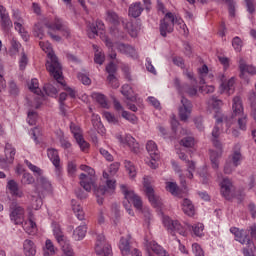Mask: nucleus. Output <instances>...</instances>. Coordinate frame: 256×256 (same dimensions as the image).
Instances as JSON below:
<instances>
[{"mask_svg": "<svg viewBox=\"0 0 256 256\" xmlns=\"http://www.w3.org/2000/svg\"><path fill=\"white\" fill-rule=\"evenodd\" d=\"M81 171L85 173L80 174V185L87 192L94 188V193L97 197V203L103 205V195L107 193V189L115 190V180L109 179V173L103 172V177L106 180V186H95V170L87 165L80 166Z\"/></svg>", "mask_w": 256, "mask_h": 256, "instance_id": "nucleus-1", "label": "nucleus"}, {"mask_svg": "<svg viewBox=\"0 0 256 256\" xmlns=\"http://www.w3.org/2000/svg\"><path fill=\"white\" fill-rule=\"evenodd\" d=\"M41 49L48 52V61L46 62V69L50 73L51 77L57 81L60 85L65 87V82H63V68L61 67V63H59V59L55 55V53L51 52V46L45 44L44 42L39 43Z\"/></svg>", "mask_w": 256, "mask_h": 256, "instance_id": "nucleus-2", "label": "nucleus"}, {"mask_svg": "<svg viewBox=\"0 0 256 256\" xmlns=\"http://www.w3.org/2000/svg\"><path fill=\"white\" fill-rule=\"evenodd\" d=\"M216 118V125L214 126L213 130H212V142L214 147H216V149H218L219 151H210V161L212 164V168L213 169H219V158L221 157V149H222V145L221 142L219 141V135H221V123H223V121H226V123H229V117L224 116V115H220L217 117V115H215Z\"/></svg>", "mask_w": 256, "mask_h": 256, "instance_id": "nucleus-3", "label": "nucleus"}, {"mask_svg": "<svg viewBox=\"0 0 256 256\" xmlns=\"http://www.w3.org/2000/svg\"><path fill=\"white\" fill-rule=\"evenodd\" d=\"M175 23L180 25L183 35H188L189 29H187V25L181 23V20L177 19L171 12L166 13L164 19L160 21V35L167 37V33H173Z\"/></svg>", "mask_w": 256, "mask_h": 256, "instance_id": "nucleus-4", "label": "nucleus"}, {"mask_svg": "<svg viewBox=\"0 0 256 256\" xmlns=\"http://www.w3.org/2000/svg\"><path fill=\"white\" fill-rule=\"evenodd\" d=\"M121 191L127 202H124V207L130 215L133 216V210L131 209V203L134 205L136 209H142L143 201L139 195L135 194L134 191L127 189L126 185H121Z\"/></svg>", "mask_w": 256, "mask_h": 256, "instance_id": "nucleus-5", "label": "nucleus"}, {"mask_svg": "<svg viewBox=\"0 0 256 256\" xmlns=\"http://www.w3.org/2000/svg\"><path fill=\"white\" fill-rule=\"evenodd\" d=\"M232 111L231 119L237 117L239 129L245 131V129H247V115L243 113V102L239 96L233 99Z\"/></svg>", "mask_w": 256, "mask_h": 256, "instance_id": "nucleus-6", "label": "nucleus"}, {"mask_svg": "<svg viewBox=\"0 0 256 256\" xmlns=\"http://www.w3.org/2000/svg\"><path fill=\"white\" fill-rule=\"evenodd\" d=\"M230 231L235 235L236 241L241 243V245H246L243 249L244 256H255V244L249 236L243 234V231L239 230V228H231Z\"/></svg>", "mask_w": 256, "mask_h": 256, "instance_id": "nucleus-7", "label": "nucleus"}, {"mask_svg": "<svg viewBox=\"0 0 256 256\" xmlns=\"http://www.w3.org/2000/svg\"><path fill=\"white\" fill-rule=\"evenodd\" d=\"M106 21H108V23H112V25H119V23H122L124 29L128 31L131 37L137 36V30L133 27V23L121 19L113 10L106 11Z\"/></svg>", "mask_w": 256, "mask_h": 256, "instance_id": "nucleus-8", "label": "nucleus"}, {"mask_svg": "<svg viewBox=\"0 0 256 256\" xmlns=\"http://www.w3.org/2000/svg\"><path fill=\"white\" fill-rule=\"evenodd\" d=\"M163 225L173 237H176L177 235L187 237V229L185 226L181 225L178 220H172L170 217L164 216Z\"/></svg>", "mask_w": 256, "mask_h": 256, "instance_id": "nucleus-9", "label": "nucleus"}, {"mask_svg": "<svg viewBox=\"0 0 256 256\" xmlns=\"http://www.w3.org/2000/svg\"><path fill=\"white\" fill-rule=\"evenodd\" d=\"M10 219L15 225H23V221H25V208L17 202H12L10 204Z\"/></svg>", "mask_w": 256, "mask_h": 256, "instance_id": "nucleus-10", "label": "nucleus"}, {"mask_svg": "<svg viewBox=\"0 0 256 256\" xmlns=\"http://www.w3.org/2000/svg\"><path fill=\"white\" fill-rule=\"evenodd\" d=\"M95 252L97 253V255H102V256L113 255V251L111 250V245H109L107 241H105V235L99 234L97 236Z\"/></svg>", "mask_w": 256, "mask_h": 256, "instance_id": "nucleus-11", "label": "nucleus"}, {"mask_svg": "<svg viewBox=\"0 0 256 256\" xmlns=\"http://www.w3.org/2000/svg\"><path fill=\"white\" fill-rule=\"evenodd\" d=\"M45 26L51 31H61L62 35L66 37V39L71 37V29H69V27L63 23V20L59 18H55L53 23H46Z\"/></svg>", "mask_w": 256, "mask_h": 256, "instance_id": "nucleus-12", "label": "nucleus"}, {"mask_svg": "<svg viewBox=\"0 0 256 256\" xmlns=\"http://www.w3.org/2000/svg\"><path fill=\"white\" fill-rule=\"evenodd\" d=\"M181 106L178 109L179 117L181 121H187L191 116V111H193V104L189 99L181 97Z\"/></svg>", "mask_w": 256, "mask_h": 256, "instance_id": "nucleus-13", "label": "nucleus"}, {"mask_svg": "<svg viewBox=\"0 0 256 256\" xmlns=\"http://www.w3.org/2000/svg\"><path fill=\"white\" fill-rule=\"evenodd\" d=\"M144 188L151 205H153V207H160L161 201L159 200V197L155 195V190H153V186H151L149 177H144Z\"/></svg>", "mask_w": 256, "mask_h": 256, "instance_id": "nucleus-14", "label": "nucleus"}, {"mask_svg": "<svg viewBox=\"0 0 256 256\" xmlns=\"http://www.w3.org/2000/svg\"><path fill=\"white\" fill-rule=\"evenodd\" d=\"M5 157L6 158L0 157L1 169H7L15 159V148H13V145L9 143H6L5 145Z\"/></svg>", "mask_w": 256, "mask_h": 256, "instance_id": "nucleus-15", "label": "nucleus"}, {"mask_svg": "<svg viewBox=\"0 0 256 256\" xmlns=\"http://www.w3.org/2000/svg\"><path fill=\"white\" fill-rule=\"evenodd\" d=\"M146 251L148 256H153L151 251L159 256H171L169 255V252H167L165 249L161 247L157 242L155 241H146L145 243Z\"/></svg>", "mask_w": 256, "mask_h": 256, "instance_id": "nucleus-16", "label": "nucleus"}, {"mask_svg": "<svg viewBox=\"0 0 256 256\" xmlns=\"http://www.w3.org/2000/svg\"><path fill=\"white\" fill-rule=\"evenodd\" d=\"M51 193L52 186L51 182L47 180L44 176H40L36 178V186H35V193H38L40 195H43V193Z\"/></svg>", "mask_w": 256, "mask_h": 256, "instance_id": "nucleus-17", "label": "nucleus"}, {"mask_svg": "<svg viewBox=\"0 0 256 256\" xmlns=\"http://www.w3.org/2000/svg\"><path fill=\"white\" fill-rule=\"evenodd\" d=\"M12 17L14 19L15 30L24 37L25 41H27V39H29V35L25 32V28H23L25 20H23L19 11H14Z\"/></svg>", "mask_w": 256, "mask_h": 256, "instance_id": "nucleus-18", "label": "nucleus"}, {"mask_svg": "<svg viewBox=\"0 0 256 256\" xmlns=\"http://www.w3.org/2000/svg\"><path fill=\"white\" fill-rule=\"evenodd\" d=\"M220 191L221 195H223L225 199H231V195L233 193V182H231L227 177L223 178L220 182Z\"/></svg>", "mask_w": 256, "mask_h": 256, "instance_id": "nucleus-19", "label": "nucleus"}, {"mask_svg": "<svg viewBox=\"0 0 256 256\" xmlns=\"http://www.w3.org/2000/svg\"><path fill=\"white\" fill-rule=\"evenodd\" d=\"M0 19L1 27L4 31H9L13 27V21H11L7 9L3 6H0Z\"/></svg>", "mask_w": 256, "mask_h": 256, "instance_id": "nucleus-20", "label": "nucleus"}, {"mask_svg": "<svg viewBox=\"0 0 256 256\" xmlns=\"http://www.w3.org/2000/svg\"><path fill=\"white\" fill-rule=\"evenodd\" d=\"M119 249L123 256L129 255V253H131V235L120 238Z\"/></svg>", "mask_w": 256, "mask_h": 256, "instance_id": "nucleus-21", "label": "nucleus"}, {"mask_svg": "<svg viewBox=\"0 0 256 256\" xmlns=\"http://www.w3.org/2000/svg\"><path fill=\"white\" fill-rule=\"evenodd\" d=\"M23 251L26 256H35L37 255V246L32 240L26 239L23 242Z\"/></svg>", "mask_w": 256, "mask_h": 256, "instance_id": "nucleus-22", "label": "nucleus"}, {"mask_svg": "<svg viewBox=\"0 0 256 256\" xmlns=\"http://www.w3.org/2000/svg\"><path fill=\"white\" fill-rule=\"evenodd\" d=\"M116 49L123 55H128L129 57H137V52H135V48L131 47L128 44L118 43Z\"/></svg>", "mask_w": 256, "mask_h": 256, "instance_id": "nucleus-23", "label": "nucleus"}, {"mask_svg": "<svg viewBox=\"0 0 256 256\" xmlns=\"http://www.w3.org/2000/svg\"><path fill=\"white\" fill-rule=\"evenodd\" d=\"M239 69H240V77H245V73H249V75H255L256 68L253 66H249L245 63V60L243 58L239 61Z\"/></svg>", "mask_w": 256, "mask_h": 256, "instance_id": "nucleus-24", "label": "nucleus"}, {"mask_svg": "<svg viewBox=\"0 0 256 256\" xmlns=\"http://www.w3.org/2000/svg\"><path fill=\"white\" fill-rule=\"evenodd\" d=\"M104 24L101 20H97L96 24H89L90 32L88 33V37L90 39H95L97 35H99V31H103Z\"/></svg>", "mask_w": 256, "mask_h": 256, "instance_id": "nucleus-25", "label": "nucleus"}, {"mask_svg": "<svg viewBox=\"0 0 256 256\" xmlns=\"http://www.w3.org/2000/svg\"><path fill=\"white\" fill-rule=\"evenodd\" d=\"M182 211L185 215H188V217H193V215H195V206L193 205V202L185 198L182 202Z\"/></svg>", "mask_w": 256, "mask_h": 256, "instance_id": "nucleus-26", "label": "nucleus"}, {"mask_svg": "<svg viewBox=\"0 0 256 256\" xmlns=\"http://www.w3.org/2000/svg\"><path fill=\"white\" fill-rule=\"evenodd\" d=\"M146 150L148 151L151 159H159V149L157 148V144L150 140L146 144Z\"/></svg>", "mask_w": 256, "mask_h": 256, "instance_id": "nucleus-27", "label": "nucleus"}, {"mask_svg": "<svg viewBox=\"0 0 256 256\" xmlns=\"http://www.w3.org/2000/svg\"><path fill=\"white\" fill-rule=\"evenodd\" d=\"M7 188L13 197H23V191L19 190V184H17L15 180L8 181Z\"/></svg>", "mask_w": 256, "mask_h": 256, "instance_id": "nucleus-28", "label": "nucleus"}, {"mask_svg": "<svg viewBox=\"0 0 256 256\" xmlns=\"http://www.w3.org/2000/svg\"><path fill=\"white\" fill-rule=\"evenodd\" d=\"M47 155L50 159V161H52L54 167H56V169H60V163H61V159H59V152L53 148L48 149Z\"/></svg>", "mask_w": 256, "mask_h": 256, "instance_id": "nucleus-29", "label": "nucleus"}, {"mask_svg": "<svg viewBox=\"0 0 256 256\" xmlns=\"http://www.w3.org/2000/svg\"><path fill=\"white\" fill-rule=\"evenodd\" d=\"M129 15L131 17H134V19H137L143 13V8L141 7V2H136L134 4H131L129 7Z\"/></svg>", "mask_w": 256, "mask_h": 256, "instance_id": "nucleus-30", "label": "nucleus"}, {"mask_svg": "<svg viewBox=\"0 0 256 256\" xmlns=\"http://www.w3.org/2000/svg\"><path fill=\"white\" fill-rule=\"evenodd\" d=\"M85 235H87V226L81 225L74 230L73 239L74 241H81V239L85 238Z\"/></svg>", "mask_w": 256, "mask_h": 256, "instance_id": "nucleus-31", "label": "nucleus"}, {"mask_svg": "<svg viewBox=\"0 0 256 256\" xmlns=\"http://www.w3.org/2000/svg\"><path fill=\"white\" fill-rule=\"evenodd\" d=\"M208 106L212 107V109H214V111H216V113H220L219 109H221V107H223V101L215 96H212L208 99Z\"/></svg>", "mask_w": 256, "mask_h": 256, "instance_id": "nucleus-32", "label": "nucleus"}, {"mask_svg": "<svg viewBox=\"0 0 256 256\" xmlns=\"http://www.w3.org/2000/svg\"><path fill=\"white\" fill-rule=\"evenodd\" d=\"M23 229L28 235H33L37 232V224L32 220L29 219L28 221L22 223Z\"/></svg>", "mask_w": 256, "mask_h": 256, "instance_id": "nucleus-33", "label": "nucleus"}, {"mask_svg": "<svg viewBox=\"0 0 256 256\" xmlns=\"http://www.w3.org/2000/svg\"><path fill=\"white\" fill-rule=\"evenodd\" d=\"M92 97L93 99H95V101H97V103H99L101 107H103L104 109H109V104L107 103V97H105V95L94 92L92 94Z\"/></svg>", "mask_w": 256, "mask_h": 256, "instance_id": "nucleus-34", "label": "nucleus"}, {"mask_svg": "<svg viewBox=\"0 0 256 256\" xmlns=\"http://www.w3.org/2000/svg\"><path fill=\"white\" fill-rule=\"evenodd\" d=\"M72 209L79 221H83L85 219V212H83V207H81L79 204H76L75 200H72Z\"/></svg>", "mask_w": 256, "mask_h": 256, "instance_id": "nucleus-35", "label": "nucleus"}, {"mask_svg": "<svg viewBox=\"0 0 256 256\" xmlns=\"http://www.w3.org/2000/svg\"><path fill=\"white\" fill-rule=\"evenodd\" d=\"M43 255L44 256H54L55 255V245L49 239L45 242V247L43 248Z\"/></svg>", "mask_w": 256, "mask_h": 256, "instance_id": "nucleus-36", "label": "nucleus"}, {"mask_svg": "<svg viewBox=\"0 0 256 256\" xmlns=\"http://www.w3.org/2000/svg\"><path fill=\"white\" fill-rule=\"evenodd\" d=\"M243 159V156L241 155V151L235 150L229 157L228 161L234 163V166L241 165V161Z\"/></svg>", "mask_w": 256, "mask_h": 256, "instance_id": "nucleus-37", "label": "nucleus"}, {"mask_svg": "<svg viewBox=\"0 0 256 256\" xmlns=\"http://www.w3.org/2000/svg\"><path fill=\"white\" fill-rule=\"evenodd\" d=\"M58 243L62 247V251L64 253L63 256H73V248H71L69 240H62L61 242Z\"/></svg>", "mask_w": 256, "mask_h": 256, "instance_id": "nucleus-38", "label": "nucleus"}, {"mask_svg": "<svg viewBox=\"0 0 256 256\" xmlns=\"http://www.w3.org/2000/svg\"><path fill=\"white\" fill-rule=\"evenodd\" d=\"M124 167L126 169V171L129 174V177L131 179L135 178L137 175V169L135 168V165L133 164V162L126 160L124 161Z\"/></svg>", "mask_w": 256, "mask_h": 256, "instance_id": "nucleus-39", "label": "nucleus"}, {"mask_svg": "<svg viewBox=\"0 0 256 256\" xmlns=\"http://www.w3.org/2000/svg\"><path fill=\"white\" fill-rule=\"evenodd\" d=\"M121 93L124 97H126L127 101H135V96H132L133 90L129 84H125L122 86Z\"/></svg>", "mask_w": 256, "mask_h": 256, "instance_id": "nucleus-40", "label": "nucleus"}, {"mask_svg": "<svg viewBox=\"0 0 256 256\" xmlns=\"http://www.w3.org/2000/svg\"><path fill=\"white\" fill-rule=\"evenodd\" d=\"M92 125L95 131H97L101 135H104L105 127L103 126V123H101V120L98 116H95V118L92 119Z\"/></svg>", "mask_w": 256, "mask_h": 256, "instance_id": "nucleus-41", "label": "nucleus"}, {"mask_svg": "<svg viewBox=\"0 0 256 256\" xmlns=\"http://www.w3.org/2000/svg\"><path fill=\"white\" fill-rule=\"evenodd\" d=\"M53 233L58 243H62V241H65L67 239V237H65L63 231L61 230V226L57 224L54 225Z\"/></svg>", "mask_w": 256, "mask_h": 256, "instance_id": "nucleus-42", "label": "nucleus"}, {"mask_svg": "<svg viewBox=\"0 0 256 256\" xmlns=\"http://www.w3.org/2000/svg\"><path fill=\"white\" fill-rule=\"evenodd\" d=\"M43 207V199H41V194L36 193V195H32V208L35 209V211H38V209H41Z\"/></svg>", "mask_w": 256, "mask_h": 256, "instance_id": "nucleus-43", "label": "nucleus"}, {"mask_svg": "<svg viewBox=\"0 0 256 256\" xmlns=\"http://www.w3.org/2000/svg\"><path fill=\"white\" fill-rule=\"evenodd\" d=\"M33 33H34V37H38V39H43V37H45V30L43 29V24L42 23L35 24Z\"/></svg>", "mask_w": 256, "mask_h": 256, "instance_id": "nucleus-44", "label": "nucleus"}, {"mask_svg": "<svg viewBox=\"0 0 256 256\" xmlns=\"http://www.w3.org/2000/svg\"><path fill=\"white\" fill-rule=\"evenodd\" d=\"M29 89L32 91V93H35L36 95H42L41 88H39V80L36 78H33L29 84Z\"/></svg>", "mask_w": 256, "mask_h": 256, "instance_id": "nucleus-45", "label": "nucleus"}, {"mask_svg": "<svg viewBox=\"0 0 256 256\" xmlns=\"http://www.w3.org/2000/svg\"><path fill=\"white\" fill-rule=\"evenodd\" d=\"M125 143H133L132 145L129 146L131 151H133L134 153H139V143H137L133 136L127 135L125 138Z\"/></svg>", "mask_w": 256, "mask_h": 256, "instance_id": "nucleus-46", "label": "nucleus"}, {"mask_svg": "<svg viewBox=\"0 0 256 256\" xmlns=\"http://www.w3.org/2000/svg\"><path fill=\"white\" fill-rule=\"evenodd\" d=\"M235 80L233 78H231L230 80H228V82L225 84H222L223 90L227 91L228 95H232V93H234L235 91Z\"/></svg>", "mask_w": 256, "mask_h": 256, "instance_id": "nucleus-47", "label": "nucleus"}, {"mask_svg": "<svg viewBox=\"0 0 256 256\" xmlns=\"http://www.w3.org/2000/svg\"><path fill=\"white\" fill-rule=\"evenodd\" d=\"M44 91L46 95H48V97H55L57 93H59L57 88H55V86H53L52 84H46L44 86Z\"/></svg>", "mask_w": 256, "mask_h": 256, "instance_id": "nucleus-48", "label": "nucleus"}, {"mask_svg": "<svg viewBox=\"0 0 256 256\" xmlns=\"http://www.w3.org/2000/svg\"><path fill=\"white\" fill-rule=\"evenodd\" d=\"M24 163L27 165V167L30 169V171H32L33 173H35L37 175V177L43 176V170H41V168L33 165L31 162H29V160H25Z\"/></svg>", "mask_w": 256, "mask_h": 256, "instance_id": "nucleus-49", "label": "nucleus"}, {"mask_svg": "<svg viewBox=\"0 0 256 256\" xmlns=\"http://www.w3.org/2000/svg\"><path fill=\"white\" fill-rule=\"evenodd\" d=\"M166 189L171 195H179V186L175 182H167Z\"/></svg>", "mask_w": 256, "mask_h": 256, "instance_id": "nucleus-50", "label": "nucleus"}, {"mask_svg": "<svg viewBox=\"0 0 256 256\" xmlns=\"http://www.w3.org/2000/svg\"><path fill=\"white\" fill-rule=\"evenodd\" d=\"M238 166H235V163L230 162V160L226 161L224 165V173L226 175H231L235 169H237Z\"/></svg>", "mask_w": 256, "mask_h": 256, "instance_id": "nucleus-51", "label": "nucleus"}, {"mask_svg": "<svg viewBox=\"0 0 256 256\" xmlns=\"http://www.w3.org/2000/svg\"><path fill=\"white\" fill-rule=\"evenodd\" d=\"M70 130H71V133H73L74 135V138L75 139H81V128H79L78 125H76L75 123L71 122L70 123Z\"/></svg>", "mask_w": 256, "mask_h": 256, "instance_id": "nucleus-52", "label": "nucleus"}, {"mask_svg": "<svg viewBox=\"0 0 256 256\" xmlns=\"http://www.w3.org/2000/svg\"><path fill=\"white\" fill-rule=\"evenodd\" d=\"M180 145L183 147H193L195 145V139L191 136H186L180 141Z\"/></svg>", "mask_w": 256, "mask_h": 256, "instance_id": "nucleus-53", "label": "nucleus"}, {"mask_svg": "<svg viewBox=\"0 0 256 256\" xmlns=\"http://www.w3.org/2000/svg\"><path fill=\"white\" fill-rule=\"evenodd\" d=\"M122 117L124 119H126V121H129L130 123H133V124L137 123V116H135V114H131L125 110L122 112Z\"/></svg>", "mask_w": 256, "mask_h": 256, "instance_id": "nucleus-54", "label": "nucleus"}, {"mask_svg": "<svg viewBox=\"0 0 256 256\" xmlns=\"http://www.w3.org/2000/svg\"><path fill=\"white\" fill-rule=\"evenodd\" d=\"M22 183H24V185H32V183H35V178L30 173H24Z\"/></svg>", "mask_w": 256, "mask_h": 256, "instance_id": "nucleus-55", "label": "nucleus"}, {"mask_svg": "<svg viewBox=\"0 0 256 256\" xmlns=\"http://www.w3.org/2000/svg\"><path fill=\"white\" fill-rule=\"evenodd\" d=\"M187 171H188V179H193V172L195 171V163L193 161L187 160Z\"/></svg>", "mask_w": 256, "mask_h": 256, "instance_id": "nucleus-56", "label": "nucleus"}, {"mask_svg": "<svg viewBox=\"0 0 256 256\" xmlns=\"http://www.w3.org/2000/svg\"><path fill=\"white\" fill-rule=\"evenodd\" d=\"M103 117L108 121V123H112L113 125H117V123H119L115 115L111 112H104Z\"/></svg>", "mask_w": 256, "mask_h": 256, "instance_id": "nucleus-57", "label": "nucleus"}, {"mask_svg": "<svg viewBox=\"0 0 256 256\" xmlns=\"http://www.w3.org/2000/svg\"><path fill=\"white\" fill-rule=\"evenodd\" d=\"M67 171L70 177H75V173H77V164L73 161L68 162Z\"/></svg>", "mask_w": 256, "mask_h": 256, "instance_id": "nucleus-58", "label": "nucleus"}, {"mask_svg": "<svg viewBox=\"0 0 256 256\" xmlns=\"http://www.w3.org/2000/svg\"><path fill=\"white\" fill-rule=\"evenodd\" d=\"M107 81H108V83L111 84V86L114 89H118L119 82L117 81V77H115V74H109L108 77H107Z\"/></svg>", "mask_w": 256, "mask_h": 256, "instance_id": "nucleus-59", "label": "nucleus"}, {"mask_svg": "<svg viewBox=\"0 0 256 256\" xmlns=\"http://www.w3.org/2000/svg\"><path fill=\"white\" fill-rule=\"evenodd\" d=\"M232 47H234L235 51H241V47H243V41H241V38H233Z\"/></svg>", "mask_w": 256, "mask_h": 256, "instance_id": "nucleus-60", "label": "nucleus"}, {"mask_svg": "<svg viewBox=\"0 0 256 256\" xmlns=\"http://www.w3.org/2000/svg\"><path fill=\"white\" fill-rule=\"evenodd\" d=\"M21 55L22 56L19 61V67H20L21 71H23L25 69V67H27V63H29V60H28L25 52H22Z\"/></svg>", "mask_w": 256, "mask_h": 256, "instance_id": "nucleus-61", "label": "nucleus"}, {"mask_svg": "<svg viewBox=\"0 0 256 256\" xmlns=\"http://www.w3.org/2000/svg\"><path fill=\"white\" fill-rule=\"evenodd\" d=\"M192 250H193V253L195 254V256H205L203 249L197 243L192 244Z\"/></svg>", "mask_w": 256, "mask_h": 256, "instance_id": "nucleus-62", "label": "nucleus"}, {"mask_svg": "<svg viewBox=\"0 0 256 256\" xmlns=\"http://www.w3.org/2000/svg\"><path fill=\"white\" fill-rule=\"evenodd\" d=\"M94 61L98 65H103V63H105V54H102L101 52H96L94 56Z\"/></svg>", "mask_w": 256, "mask_h": 256, "instance_id": "nucleus-63", "label": "nucleus"}, {"mask_svg": "<svg viewBox=\"0 0 256 256\" xmlns=\"http://www.w3.org/2000/svg\"><path fill=\"white\" fill-rule=\"evenodd\" d=\"M28 123L30 125H35V123H37V112L35 111L28 112Z\"/></svg>", "mask_w": 256, "mask_h": 256, "instance_id": "nucleus-64", "label": "nucleus"}]
</instances>
